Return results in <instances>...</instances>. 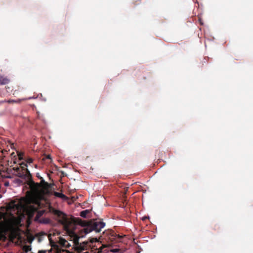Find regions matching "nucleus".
<instances>
[{
    "instance_id": "obj_1",
    "label": "nucleus",
    "mask_w": 253,
    "mask_h": 253,
    "mask_svg": "<svg viewBox=\"0 0 253 253\" xmlns=\"http://www.w3.org/2000/svg\"><path fill=\"white\" fill-rule=\"evenodd\" d=\"M20 223V220L14 215L4 218L2 222H0V240L5 241L9 235H15Z\"/></svg>"
},
{
    "instance_id": "obj_2",
    "label": "nucleus",
    "mask_w": 253,
    "mask_h": 253,
    "mask_svg": "<svg viewBox=\"0 0 253 253\" xmlns=\"http://www.w3.org/2000/svg\"><path fill=\"white\" fill-rule=\"evenodd\" d=\"M52 212L54 215L61 217V223L63 225L65 230H66L69 236L72 237V232H74L70 229V226L73 224L72 221L65 217L63 212L59 210L54 209Z\"/></svg>"
},
{
    "instance_id": "obj_3",
    "label": "nucleus",
    "mask_w": 253,
    "mask_h": 253,
    "mask_svg": "<svg viewBox=\"0 0 253 253\" xmlns=\"http://www.w3.org/2000/svg\"><path fill=\"white\" fill-rule=\"evenodd\" d=\"M74 243V248L78 253H87V252H84L87 248V243L85 242H83L80 243L79 240L80 237L75 233L72 232V237Z\"/></svg>"
},
{
    "instance_id": "obj_4",
    "label": "nucleus",
    "mask_w": 253,
    "mask_h": 253,
    "mask_svg": "<svg viewBox=\"0 0 253 253\" xmlns=\"http://www.w3.org/2000/svg\"><path fill=\"white\" fill-rule=\"evenodd\" d=\"M105 226V223L101 221H93L91 226H87L84 228V233L87 234L92 231L99 232Z\"/></svg>"
},
{
    "instance_id": "obj_5",
    "label": "nucleus",
    "mask_w": 253,
    "mask_h": 253,
    "mask_svg": "<svg viewBox=\"0 0 253 253\" xmlns=\"http://www.w3.org/2000/svg\"><path fill=\"white\" fill-rule=\"evenodd\" d=\"M20 207L19 203L16 204L15 201H12L7 205V209L9 210H18Z\"/></svg>"
},
{
    "instance_id": "obj_6",
    "label": "nucleus",
    "mask_w": 253,
    "mask_h": 253,
    "mask_svg": "<svg viewBox=\"0 0 253 253\" xmlns=\"http://www.w3.org/2000/svg\"><path fill=\"white\" fill-rule=\"evenodd\" d=\"M54 195L55 197L62 199V200H65L68 199L67 197L64 194L60 192H54Z\"/></svg>"
},
{
    "instance_id": "obj_7",
    "label": "nucleus",
    "mask_w": 253,
    "mask_h": 253,
    "mask_svg": "<svg viewBox=\"0 0 253 253\" xmlns=\"http://www.w3.org/2000/svg\"><path fill=\"white\" fill-rule=\"evenodd\" d=\"M9 81L6 78H4L1 76H0V84H6L9 83Z\"/></svg>"
},
{
    "instance_id": "obj_8",
    "label": "nucleus",
    "mask_w": 253,
    "mask_h": 253,
    "mask_svg": "<svg viewBox=\"0 0 253 253\" xmlns=\"http://www.w3.org/2000/svg\"><path fill=\"white\" fill-rule=\"evenodd\" d=\"M44 212V210H41V211H38L37 212V215L35 217V220L38 221L39 220V218H40V217L42 215V214H43Z\"/></svg>"
},
{
    "instance_id": "obj_9",
    "label": "nucleus",
    "mask_w": 253,
    "mask_h": 253,
    "mask_svg": "<svg viewBox=\"0 0 253 253\" xmlns=\"http://www.w3.org/2000/svg\"><path fill=\"white\" fill-rule=\"evenodd\" d=\"M31 246L25 245L23 247L22 250L24 253H28L31 251Z\"/></svg>"
},
{
    "instance_id": "obj_10",
    "label": "nucleus",
    "mask_w": 253,
    "mask_h": 253,
    "mask_svg": "<svg viewBox=\"0 0 253 253\" xmlns=\"http://www.w3.org/2000/svg\"><path fill=\"white\" fill-rule=\"evenodd\" d=\"M89 212V211L88 210L83 211L80 212V216L83 218H86V214Z\"/></svg>"
},
{
    "instance_id": "obj_11",
    "label": "nucleus",
    "mask_w": 253,
    "mask_h": 253,
    "mask_svg": "<svg viewBox=\"0 0 253 253\" xmlns=\"http://www.w3.org/2000/svg\"><path fill=\"white\" fill-rule=\"evenodd\" d=\"M120 251V249H118V248H116V249H106L104 251V252L105 253H108L109 252H112V253H119Z\"/></svg>"
},
{
    "instance_id": "obj_12",
    "label": "nucleus",
    "mask_w": 253,
    "mask_h": 253,
    "mask_svg": "<svg viewBox=\"0 0 253 253\" xmlns=\"http://www.w3.org/2000/svg\"><path fill=\"white\" fill-rule=\"evenodd\" d=\"M110 247H111V245L110 244L108 245H102L100 247L98 248V253H102L103 252V250L104 248H109Z\"/></svg>"
},
{
    "instance_id": "obj_13",
    "label": "nucleus",
    "mask_w": 253,
    "mask_h": 253,
    "mask_svg": "<svg viewBox=\"0 0 253 253\" xmlns=\"http://www.w3.org/2000/svg\"><path fill=\"white\" fill-rule=\"evenodd\" d=\"M59 243L61 245L63 246H67L68 244L67 241L63 238H60Z\"/></svg>"
},
{
    "instance_id": "obj_14",
    "label": "nucleus",
    "mask_w": 253,
    "mask_h": 253,
    "mask_svg": "<svg viewBox=\"0 0 253 253\" xmlns=\"http://www.w3.org/2000/svg\"><path fill=\"white\" fill-rule=\"evenodd\" d=\"M49 219L47 218H43L41 220H39L38 221L41 223L47 224L49 222Z\"/></svg>"
},
{
    "instance_id": "obj_15",
    "label": "nucleus",
    "mask_w": 253,
    "mask_h": 253,
    "mask_svg": "<svg viewBox=\"0 0 253 253\" xmlns=\"http://www.w3.org/2000/svg\"><path fill=\"white\" fill-rule=\"evenodd\" d=\"M122 236H121L115 235L113 239L117 240V242H120V240L122 239Z\"/></svg>"
},
{
    "instance_id": "obj_16",
    "label": "nucleus",
    "mask_w": 253,
    "mask_h": 253,
    "mask_svg": "<svg viewBox=\"0 0 253 253\" xmlns=\"http://www.w3.org/2000/svg\"><path fill=\"white\" fill-rule=\"evenodd\" d=\"M41 179V183L42 184L43 186H47L48 185V183L45 182L42 177H40Z\"/></svg>"
},
{
    "instance_id": "obj_17",
    "label": "nucleus",
    "mask_w": 253,
    "mask_h": 253,
    "mask_svg": "<svg viewBox=\"0 0 253 253\" xmlns=\"http://www.w3.org/2000/svg\"><path fill=\"white\" fill-rule=\"evenodd\" d=\"M33 162V159L32 158H28L27 160V163H29V164H31Z\"/></svg>"
},
{
    "instance_id": "obj_18",
    "label": "nucleus",
    "mask_w": 253,
    "mask_h": 253,
    "mask_svg": "<svg viewBox=\"0 0 253 253\" xmlns=\"http://www.w3.org/2000/svg\"><path fill=\"white\" fill-rule=\"evenodd\" d=\"M32 212H34L37 211L36 208L31 207Z\"/></svg>"
},
{
    "instance_id": "obj_19",
    "label": "nucleus",
    "mask_w": 253,
    "mask_h": 253,
    "mask_svg": "<svg viewBox=\"0 0 253 253\" xmlns=\"http://www.w3.org/2000/svg\"><path fill=\"white\" fill-rule=\"evenodd\" d=\"M47 252L45 250L39 251L38 253H46Z\"/></svg>"
},
{
    "instance_id": "obj_20",
    "label": "nucleus",
    "mask_w": 253,
    "mask_h": 253,
    "mask_svg": "<svg viewBox=\"0 0 253 253\" xmlns=\"http://www.w3.org/2000/svg\"><path fill=\"white\" fill-rule=\"evenodd\" d=\"M147 218V216H144L142 218V220H145Z\"/></svg>"
},
{
    "instance_id": "obj_21",
    "label": "nucleus",
    "mask_w": 253,
    "mask_h": 253,
    "mask_svg": "<svg viewBox=\"0 0 253 253\" xmlns=\"http://www.w3.org/2000/svg\"><path fill=\"white\" fill-rule=\"evenodd\" d=\"M8 184H9L8 182H5V183H4V185H5V186H7V185H8Z\"/></svg>"
},
{
    "instance_id": "obj_22",
    "label": "nucleus",
    "mask_w": 253,
    "mask_h": 253,
    "mask_svg": "<svg viewBox=\"0 0 253 253\" xmlns=\"http://www.w3.org/2000/svg\"><path fill=\"white\" fill-rule=\"evenodd\" d=\"M47 159H51V157H50V155H48V156H47Z\"/></svg>"
},
{
    "instance_id": "obj_23",
    "label": "nucleus",
    "mask_w": 253,
    "mask_h": 253,
    "mask_svg": "<svg viewBox=\"0 0 253 253\" xmlns=\"http://www.w3.org/2000/svg\"><path fill=\"white\" fill-rule=\"evenodd\" d=\"M6 102V101H5V100H4V101H0V104L2 103H3V102Z\"/></svg>"
},
{
    "instance_id": "obj_24",
    "label": "nucleus",
    "mask_w": 253,
    "mask_h": 253,
    "mask_svg": "<svg viewBox=\"0 0 253 253\" xmlns=\"http://www.w3.org/2000/svg\"><path fill=\"white\" fill-rule=\"evenodd\" d=\"M8 102H14V100H12V101H10V100H9V101H8Z\"/></svg>"
},
{
    "instance_id": "obj_25",
    "label": "nucleus",
    "mask_w": 253,
    "mask_h": 253,
    "mask_svg": "<svg viewBox=\"0 0 253 253\" xmlns=\"http://www.w3.org/2000/svg\"><path fill=\"white\" fill-rule=\"evenodd\" d=\"M32 213H30V216H32Z\"/></svg>"
},
{
    "instance_id": "obj_26",
    "label": "nucleus",
    "mask_w": 253,
    "mask_h": 253,
    "mask_svg": "<svg viewBox=\"0 0 253 253\" xmlns=\"http://www.w3.org/2000/svg\"><path fill=\"white\" fill-rule=\"evenodd\" d=\"M16 169H17V170H18V169H19V168H16Z\"/></svg>"
},
{
    "instance_id": "obj_27",
    "label": "nucleus",
    "mask_w": 253,
    "mask_h": 253,
    "mask_svg": "<svg viewBox=\"0 0 253 253\" xmlns=\"http://www.w3.org/2000/svg\"><path fill=\"white\" fill-rule=\"evenodd\" d=\"M37 176H38V177H40V178L41 177H40V175H37Z\"/></svg>"
}]
</instances>
